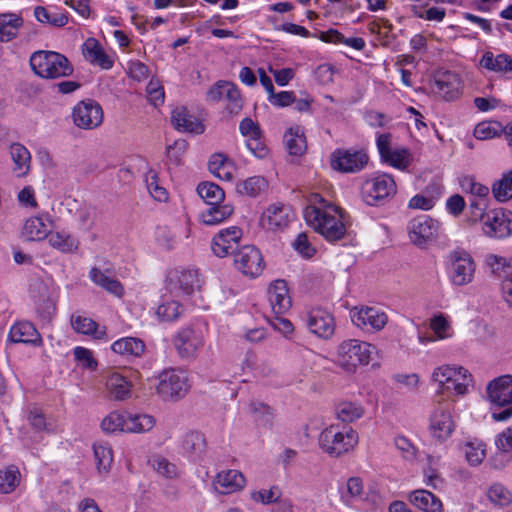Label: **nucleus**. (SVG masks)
<instances>
[{
  "mask_svg": "<svg viewBox=\"0 0 512 512\" xmlns=\"http://www.w3.org/2000/svg\"><path fill=\"white\" fill-rule=\"evenodd\" d=\"M303 215L306 223L329 242L341 240L346 235L344 212L318 193L310 195Z\"/></svg>",
  "mask_w": 512,
  "mask_h": 512,
  "instance_id": "nucleus-1",
  "label": "nucleus"
},
{
  "mask_svg": "<svg viewBox=\"0 0 512 512\" xmlns=\"http://www.w3.org/2000/svg\"><path fill=\"white\" fill-rule=\"evenodd\" d=\"M358 444V434L350 426L331 424L319 435V446L332 457H339Z\"/></svg>",
  "mask_w": 512,
  "mask_h": 512,
  "instance_id": "nucleus-2",
  "label": "nucleus"
},
{
  "mask_svg": "<svg viewBox=\"0 0 512 512\" xmlns=\"http://www.w3.org/2000/svg\"><path fill=\"white\" fill-rule=\"evenodd\" d=\"M33 72L41 78L56 79L73 73V66L62 54L54 51H36L30 57Z\"/></svg>",
  "mask_w": 512,
  "mask_h": 512,
  "instance_id": "nucleus-3",
  "label": "nucleus"
},
{
  "mask_svg": "<svg viewBox=\"0 0 512 512\" xmlns=\"http://www.w3.org/2000/svg\"><path fill=\"white\" fill-rule=\"evenodd\" d=\"M396 192L397 185L393 176L384 172L371 174L361 185V197L370 206L385 204Z\"/></svg>",
  "mask_w": 512,
  "mask_h": 512,
  "instance_id": "nucleus-4",
  "label": "nucleus"
},
{
  "mask_svg": "<svg viewBox=\"0 0 512 512\" xmlns=\"http://www.w3.org/2000/svg\"><path fill=\"white\" fill-rule=\"evenodd\" d=\"M376 347L370 343L357 339L343 341L337 349V363L347 372H352L359 365H367Z\"/></svg>",
  "mask_w": 512,
  "mask_h": 512,
  "instance_id": "nucleus-5",
  "label": "nucleus"
},
{
  "mask_svg": "<svg viewBox=\"0 0 512 512\" xmlns=\"http://www.w3.org/2000/svg\"><path fill=\"white\" fill-rule=\"evenodd\" d=\"M476 263L469 252L456 249L448 255L447 273L453 285L465 286L473 281Z\"/></svg>",
  "mask_w": 512,
  "mask_h": 512,
  "instance_id": "nucleus-6",
  "label": "nucleus"
},
{
  "mask_svg": "<svg viewBox=\"0 0 512 512\" xmlns=\"http://www.w3.org/2000/svg\"><path fill=\"white\" fill-rule=\"evenodd\" d=\"M454 405L452 402H438L430 415L429 432L431 437L443 443L451 437L455 431L456 424L452 415Z\"/></svg>",
  "mask_w": 512,
  "mask_h": 512,
  "instance_id": "nucleus-7",
  "label": "nucleus"
},
{
  "mask_svg": "<svg viewBox=\"0 0 512 512\" xmlns=\"http://www.w3.org/2000/svg\"><path fill=\"white\" fill-rule=\"evenodd\" d=\"M189 390L186 372L179 369H167L158 376L156 392L165 401L178 400Z\"/></svg>",
  "mask_w": 512,
  "mask_h": 512,
  "instance_id": "nucleus-8",
  "label": "nucleus"
},
{
  "mask_svg": "<svg viewBox=\"0 0 512 512\" xmlns=\"http://www.w3.org/2000/svg\"><path fill=\"white\" fill-rule=\"evenodd\" d=\"M407 229L410 241L420 248H424L436 241L441 234L440 222L428 215H420L413 218L409 222Z\"/></svg>",
  "mask_w": 512,
  "mask_h": 512,
  "instance_id": "nucleus-9",
  "label": "nucleus"
},
{
  "mask_svg": "<svg viewBox=\"0 0 512 512\" xmlns=\"http://www.w3.org/2000/svg\"><path fill=\"white\" fill-rule=\"evenodd\" d=\"M484 234L491 238H506L512 234V212L504 209H492L479 213Z\"/></svg>",
  "mask_w": 512,
  "mask_h": 512,
  "instance_id": "nucleus-10",
  "label": "nucleus"
},
{
  "mask_svg": "<svg viewBox=\"0 0 512 512\" xmlns=\"http://www.w3.org/2000/svg\"><path fill=\"white\" fill-rule=\"evenodd\" d=\"M173 344L182 359H194L205 344L203 330L199 327H185L173 338Z\"/></svg>",
  "mask_w": 512,
  "mask_h": 512,
  "instance_id": "nucleus-11",
  "label": "nucleus"
},
{
  "mask_svg": "<svg viewBox=\"0 0 512 512\" xmlns=\"http://www.w3.org/2000/svg\"><path fill=\"white\" fill-rule=\"evenodd\" d=\"M369 161L363 149L338 148L331 154V167L342 173H357L363 170Z\"/></svg>",
  "mask_w": 512,
  "mask_h": 512,
  "instance_id": "nucleus-12",
  "label": "nucleus"
},
{
  "mask_svg": "<svg viewBox=\"0 0 512 512\" xmlns=\"http://www.w3.org/2000/svg\"><path fill=\"white\" fill-rule=\"evenodd\" d=\"M234 265L244 276L256 278L264 270L265 264L262 254L253 245H245L234 253Z\"/></svg>",
  "mask_w": 512,
  "mask_h": 512,
  "instance_id": "nucleus-13",
  "label": "nucleus"
},
{
  "mask_svg": "<svg viewBox=\"0 0 512 512\" xmlns=\"http://www.w3.org/2000/svg\"><path fill=\"white\" fill-rule=\"evenodd\" d=\"M350 317L355 326L370 333L381 331L388 322V316L383 310L369 306L354 307Z\"/></svg>",
  "mask_w": 512,
  "mask_h": 512,
  "instance_id": "nucleus-14",
  "label": "nucleus"
},
{
  "mask_svg": "<svg viewBox=\"0 0 512 512\" xmlns=\"http://www.w3.org/2000/svg\"><path fill=\"white\" fill-rule=\"evenodd\" d=\"M30 296L40 319L49 322L55 313L53 289L43 280L36 279L30 285Z\"/></svg>",
  "mask_w": 512,
  "mask_h": 512,
  "instance_id": "nucleus-15",
  "label": "nucleus"
},
{
  "mask_svg": "<svg viewBox=\"0 0 512 512\" xmlns=\"http://www.w3.org/2000/svg\"><path fill=\"white\" fill-rule=\"evenodd\" d=\"M72 118L77 127L94 129L103 122V110L93 100L81 101L73 108Z\"/></svg>",
  "mask_w": 512,
  "mask_h": 512,
  "instance_id": "nucleus-16",
  "label": "nucleus"
},
{
  "mask_svg": "<svg viewBox=\"0 0 512 512\" xmlns=\"http://www.w3.org/2000/svg\"><path fill=\"white\" fill-rule=\"evenodd\" d=\"M243 231L238 226H231L221 229L212 239L211 249L217 257L223 258L236 252Z\"/></svg>",
  "mask_w": 512,
  "mask_h": 512,
  "instance_id": "nucleus-17",
  "label": "nucleus"
},
{
  "mask_svg": "<svg viewBox=\"0 0 512 512\" xmlns=\"http://www.w3.org/2000/svg\"><path fill=\"white\" fill-rule=\"evenodd\" d=\"M306 325L316 336L329 339L335 332V320L331 313L321 308H314L307 314Z\"/></svg>",
  "mask_w": 512,
  "mask_h": 512,
  "instance_id": "nucleus-18",
  "label": "nucleus"
},
{
  "mask_svg": "<svg viewBox=\"0 0 512 512\" xmlns=\"http://www.w3.org/2000/svg\"><path fill=\"white\" fill-rule=\"evenodd\" d=\"M207 99L212 102L227 100L230 104L227 109L237 112L241 108L240 92L236 86L227 81H218L207 91Z\"/></svg>",
  "mask_w": 512,
  "mask_h": 512,
  "instance_id": "nucleus-19",
  "label": "nucleus"
},
{
  "mask_svg": "<svg viewBox=\"0 0 512 512\" xmlns=\"http://www.w3.org/2000/svg\"><path fill=\"white\" fill-rule=\"evenodd\" d=\"M461 90V79L452 71L439 72L434 78L433 91L447 101L459 97Z\"/></svg>",
  "mask_w": 512,
  "mask_h": 512,
  "instance_id": "nucleus-20",
  "label": "nucleus"
},
{
  "mask_svg": "<svg viewBox=\"0 0 512 512\" xmlns=\"http://www.w3.org/2000/svg\"><path fill=\"white\" fill-rule=\"evenodd\" d=\"M293 217L294 213L289 205L272 204L264 211L261 223L269 230L284 229Z\"/></svg>",
  "mask_w": 512,
  "mask_h": 512,
  "instance_id": "nucleus-21",
  "label": "nucleus"
},
{
  "mask_svg": "<svg viewBox=\"0 0 512 512\" xmlns=\"http://www.w3.org/2000/svg\"><path fill=\"white\" fill-rule=\"evenodd\" d=\"M491 403L506 406L512 403V375H503L492 380L487 386Z\"/></svg>",
  "mask_w": 512,
  "mask_h": 512,
  "instance_id": "nucleus-22",
  "label": "nucleus"
},
{
  "mask_svg": "<svg viewBox=\"0 0 512 512\" xmlns=\"http://www.w3.org/2000/svg\"><path fill=\"white\" fill-rule=\"evenodd\" d=\"M171 123L179 132L201 134L205 130L204 124L184 106L172 110Z\"/></svg>",
  "mask_w": 512,
  "mask_h": 512,
  "instance_id": "nucleus-23",
  "label": "nucleus"
},
{
  "mask_svg": "<svg viewBox=\"0 0 512 512\" xmlns=\"http://www.w3.org/2000/svg\"><path fill=\"white\" fill-rule=\"evenodd\" d=\"M268 297L275 315L284 314L292 305L287 283L284 280H276L270 285Z\"/></svg>",
  "mask_w": 512,
  "mask_h": 512,
  "instance_id": "nucleus-24",
  "label": "nucleus"
},
{
  "mask_svg": "<svg viewBox=\"0 0 512 512\" xmlns=\"http://www.w3.org/2000/svg\"><path fill=\"white\" fill-rule=\"evenodd\" d=\"M9 338L14 343L30 344L34 347H39L43 344L40 333L28 321H21L13 325L9 332Z\"/></svg>",
  "mask_w": 512,
  "mask_h": 512,
  "instance_id": "nucleus-25",
  "label": "nucleus"
},
{
  "mask_svg": "<svg viewBox=\"0 0 512 512\" xmlns=\"http://www.w3.org/2000/svg\"><path fill=\"white\" fill-rule=\"evenodd\" d=\"M214 484L219 493L231 494L242 490L246 480L240 471L226 470L217 474Z\"/></svg>",
  "mask_w": 512,
  "mask_h": 512,
  "instance_id": "nucleus-26",
  "label": "nucleus"
},
{
  "mask_svg": "<svg viewBox=\"0 0 512 512\" xmlns=\"http://www.w3.org/2000/svg\"><path fill=\"white\" fill-rule=\"evenodd\" d=\"M82 53L87 61L98 65L102 69H110L113 66V59L106 54L101 44L95 38H88L82 45Z\"/></svg>",
  "mask_w": 512,
  "mask_h": 512,
  "instance_id": "nucleus-27",
  "label": "nucleus"
},
{
  "mask_svg": "<svg viewBox=\"0 0 512 512\" xmlns=\"http://www.w3.org/2000/svg\"><path fill=\"white\" fill-rule=\"evenodd\" d=\"M131 382L119 373H112L107 377L106 389L111 400L123 401L131 396Z\"/></svg>",
  "mask_w": 512,
  "mask_h": 512,
  "instance_id": "nucleus-28",
  "label": "nucleus"
},
{
  "mask_svg": "<svg viewBox=\"0 0 512 512\" xmlns=\"http://www.w3.org/2000/svg\"><path fill=\"white\" fill-rule=\"evenodd\" d=\"M51 228V221L48 216L31 217L26 220L22 233L32 241L43 240L48 237Z\"/></svg>",
  "mask_w": 512,
  "mask_h": 512,
  "instance_id": "nucleus-29",
  "label": "nucleus"
},
{
  "mask_svg": "<svg viewBox=\"0 0 512 512\" xmlns=\"http://www.w3.org/2000/svg\"><path fill=\"white\" fill-rule=\"evenodd\" d=\"M198 283L197 273L193 270H184L177 272L174 278L170 280V290L177 296L190 295Z\"/></svg>",
  "mask_w": 512,
  "mask_h": 512,
  "instance_id": "nucleus-30",
  "label": "nucleus"
},
{
  "mask_svg": "<svg viewBox=\"0 0 512 512\" xmlns=\"http://www.w3.org/2000/svg\"><path fill=\"white\" fill-rule=\"evenodd\" d=\"M234 207L231 204L209 205L200 213V219L207 226L218 225L232 216Z\"/></svg>",
  "mask_w": 512,
  "mask_h": 512,
  "instance_id": "nucleus-31",
  "label": "nucleus"
},
{
  "mask_svg": "<svg viewBox=\"0 0 512 512\" xmlns=\"http://www.w3.org/2000/svg\"><path fill=\"white\" fill-rule=\"evenodd\" d=\"M410 502L424 512H443L442 502L430 491L419 489L409 496Z\"/></svg>",
  "mask_w": 512,
  "mask_h": 512,
  "instance_id": "nucleus-32",
  "label": "nucleus"
},
{
  "mask_svg": "<svg viewBox=\"0 0 512 512\" xmlns=\"http://www.w3.org/2000/svg\"><path fill=\"white\" fill-rule=\"evenodd\" d=\"M480 65L489 71L497 73L512 72V56L505 53L495 56L492 52L487 51L483 54Z\"/></svg>",
  "mask_w": 512,
  "mask_h": 512,
  "instance_id": "nucleus-33",
  "label": "nucleus"
},
{
  "mask_svg": "<svg viewBox=\"0 0 512 512\" xmlns=\"http://www.w3.org/2000/svg\"><path fill=\"white\" fill-rule=\"evenodd\" d=\"M73 329L80 334L93 336L95 339L106 338V328L99 326L93 319L81 315L72 316Z\"/></svg>",
  "mask_w": 512,
  "mask_h": 512,
  "instance_id": "nucleus-34",
  "label": "nucleus"
},
{
  "mask_svg": "<svg viewBox=\"0 0 512 512\" xmlns=\"http://www.w3.org/2000/svg\"><path fill=\"white\" fill-rule=\"evenodd\" d=\"M268 188V181L263 176H252L244 180H240L236 184V191L240 195L248 197H257L265 192Z\"/></svg>",
  "mask_w": 512,
  "mask_h": 512,
  "instance_id": "nucleus-35",
  "label": "nucleus"
},
{
  "mask_svg": "<svg viewBox=\"0 0 512 512\" xmlns=\"http://www.w3.org/2000/svg\"><path fill=\"white\" fill-rule=\"evenodd\" d=\"M111 349L118 354L124 355V356H133V357H139L141 356L145 351V344L144 342L135 337H124L117 341H115Z\"/></svg>",
  "mask_w": 512,
  "mask_h": 512,
  "instance_id": "nucleus-36",
  "label": "nucleus"
},
{
  "mask_svg": "<svg viewBox=\"0 0 512 512\" xmlns=\"http://www.w3.org/2000/svg\"><path fill=\"white\" fill-rule=\"evenodd\" d=\"M184 313V308L178 300L162 298L161 303L156 309V316L162 322H172L177 320Z\"/></svg>",
  "mask_w": 512,
  "mask_h": 512,
  "instance_id": "nucleus-37",
  "label": "nucleus"
},
{
  "mask_svg": "<svg viewBox=\"0 0 512 512\" xmlns=\"http://www.w3.org/2000/svg\"><path fill=\"white\" fill-rule=\"evenodd\" d=\"M23 25V19L16 14L0 15V41L9 42L18 34L19 28Z\"/></svg>",
  "mask_w": 512,
  "mask_h": 512,
  "instance_id": "nucleus-38",
  "label": "nucleus"
},
{
  "mask_svg": "<svg viewBox=\"0 0 512 512\" xmlns=\"http://www.w3.org/2000/svg\"><path fill=\"white\" fill-rule=\"evenodd\" d=\"M250 413L254 421L263 427L271 428L275 418V412L268 404L260 401H252L249 405Z\"/></svg>",
  "mask_w": 512,
  "mask_h": 512,
  "instance_id": "nucleus-39",
  "label": "nucleus"
},
{
  "mask_svg": "<svg viewBox=\"0 0 512 512\" xmlns=\"http://www.w3.org/2000/svg\"><path fill=\"white\" fill-rule=\"evenodd\" d=\"M155 425V419L147 414H127L125 432L144 433L150 431Z\"/></svg>",
  "mask_w": 512,
  "mask_h": 512,
  "instance_id": "nucleus-40",
  "label": "nucleus"
},
{
  "mask_svg": "<svg viewBox=\"0 0 512 512\" xmlns=\"http://www.w3.org/2000/svg\"><path fill=\"white\" fill-rule=\"evenodd\" d=\"M286 148L291 155H301L306 150V139L300 127L290 128L284 135Z\"/></svg>",
  "mask_w": 512,
  "mask_h": 512,
  "instance_id": "nucleus-41",
  "label": "nucleus"
},
{
  "mask_svg": "<svg viewBox=\"0 0 512 512\" xmlns=\"http://www.w3.org/2000/svg\"><path fill=\"white\" fill-rule=\"evenodd\" d=\"M198 195L209 205L221 204L225 199L224 190L212 182H202L197 187Z\"/></svg>",
  "mask_w": 512,
  "mask_h": 512,
  "instance_id": "nucleus-42",
  "label": "nucleus"
},
{
  "mask_svg": "<svg viewBox=\"0 0 512 512\" xmlns=\"http://www.w3.org/2000/svg\"><path fill=\"white\" fill-rule=\"evenodd\" d=\"M491 191L498 202H506L512 199V169L503 173L500 179L494 181Z\"/></svg>",
  "mask_w": 512,
  "mask_h": 512,
  "instance_id": "nucleus-43",
  "label": "nucleus"
},
{
  "mask_svg": "<svg viewBox=\"0 0 512 512\" xmlns=\"http://www.w3.org/2000/svg\"><path fill=\"white\" fill-rule=\"evenodd\" d=\"M11 158L15 164L14 171L18 176L27 173L30 164V153L25 146L20 143H14L10 147Z\"/></svg>",
  "mask_w": 512,
  "mask_h": 512,
  "instance_id": "nucleus-44",
  "label": "nucleus"
},
{
  "mask_svg": "<svg viewBox=\"0 0 512 512\" xmlns=\"http://www.w3.org/2000/svg\"><path fill=\"white\" fill-rule=\"evenodd\" d=\"M183 450L194 456H201L206 449V440L202 433L198 431H190L185 434L182 440Z\"/></svg>",
  "mask_w": 512,
  "mask_h": 512,
  "instance_id": "nucleus-45",
  "label": "nucleus"
},
{
  "mask_svg": "<svg viewBox=\"0 0 512 512\" xmlns=\"http://www.w3.org/2000/svg\"><path fill=\"white\" fill-rule=\"evenodd\" d=\"M463 367H454V366H440L436 368L432 374V379L434 382L438 383L439 391L444 393V390H450L451 386H449V381L453 380V377H457L458 373H462Z\"/></svg>",
  "mask_w": 512,
  "mask_h": 512,
  "instance_id": "nucleus-46",
  "label": "nucleus"
},
{
  "mask_svg": "<svg viewBox=\"0 0 512 512\" xmlns=\"http://www.w3.org/2000/svg\"><path fill=\"white\" fill-rule=\"evenodd\" d=\"M335 413L342 422L351 423L363 416L364 409L356 402L343 401L336 406Z\"/></svg>",
  "mask_w": 512,
  "mask_h": 512,
  "instance_id": "nucleus-47",
  "label": "nucleus"
},
{
  "mask_svg": "<svg viewBox=\"0 0 512 512\" xmlns=\"http://www.w3.org/2000/svg\"><path fill=\"white\" fill-rule=\"evenodd\" d=\"M35 18L44 24H49L54 27H63L68 23V16L60 11H50L42 6H37L34 9Z\"/></svg>",
  "mask_w": 512,
  "mask_h": 512,
  "instance_id": "nucleus-48",
  "label": "nucleus"
},
{
  "mask_svg": "<svg viewBox=\"0 0 512 512\" xmlns=\"http://www.w3.org/2000/svg\"><path fill=\"white\" fill-rule=\"evenodd\" d=\"M459 184L463 192L471 194L479 200H485L490 193L488 186L477 182L473 176H463L459 179Z\"/></svg>",
  "mask_w": 512,
  "mask_h": 512,
  "instance_id": "nucleus-49",
  "label": "nucleus"
},
{
  "mask_svg": "<svg viewBox=\"0 0 512 512\" xmlns=\"http://www.w3.org/2000/svg\"><path fill=\"white\" fill-rule=\"evenodd\" d=\"M48 236L49 244L61 252L70 253L78 248V241L65 232L50 233Z\"/></svg>",
  "mask_w": 512,
  "mask_h": 512,
  "instance_id": "nucleus-50",
  "label": "nucleus"
},
{
  "mask_svg": "<svg viewBox=\"0 0 512 512\" xmlns=\"http://www.w3.org/2000/svg\"><path fill=\"white\" fill-rule=\"evenodd\" d=\"M464 453L469 464L477 466L486 456V445L477 439L467 441L464 445Z\"/></svg>",
  "mask_w": 512,
  "mask_h": 512,
  "instance_id": "nucleus-51",
  "label": "nucleus"
},
{
  "mask_svg": "<svg viewBox=\"0 0 512 512\" xmlns=\"http://www.w3.org/2000/svg\"><path fill=\"white\" fill-rule=\"evenodd\" d=\"M98 471L107 473L113 463V452L106 444L98 443L93 446Z\"/></svg>",
  "mask_w": 512,
  "mask_h": 512,
  "instance_id": "nucleus-52",
  "label": "nucleus"
},
{
  "mask_svg": "<svg viewBox=\"0 0 512 512\" xmlns=\"http://www.w3.org/2000/svg\"><path fill=\"white\" fill-rule=\"evenodd\" d=\"M503 125L498 121H483L474 128V136L479 140H488L502 134Z\"/></svg>",
  "mask_w": 512,
  "mask_h": 512,
  "instance_id": "nucleus-53",
  "label": "nucleus"
},
{
  "mask_svg": "<svg viewBox=\"0 0 512 512\" xmlns=\"http://www.w3.org/2000/svg\"><path fill=\"white\" fill-rule=\"evenodd\" d=\"M20 473L15 466L0 470V493L8 494L15 490L19 483Z\"/></svg>",
  "mask_w": 512,
  "mask_h": 512,
  "instance_id": "nucleus-54",
  "label": "nucleus"
},
{
  "mask_svg": "<svg viewBox=\"0 0 512 512\" xmlns=\"http://www.w3.org/2000/svg\"><path fill=\"white\" fill-rule=\"evenodd\" d=\"M146 186L150 195L159 202L168 200L167 190L160 185L158 174L154 170H149L146 173Z\"/></svg>",
  "mask_w": 512,
  "mask_h": 512,
  "instance_id": "nucleus-55",
  "label": "nucleus"
},
{
  "mask_svg": "<svg viewBox=\"0 0 512 512\" xmlns=\"http://www.w3.org/2000/svg\"><path fill=\"white\" fill-rule=\"evenodd\" d=\"M382 161L394 168L405 170L411 163V154L407 149H396L392 150Z\"/></svg>",
  "mask_w": 512,
  "mask_h": 512,
  "instance_id": "nucleus-56",
  "label": "nucleus"
},
{
  "mask_svg": "<svg viewBox=\"0 0 512 512\" xmlns=\"http://www.w3.org/2000/svg\"><path fill=\"white\" fill-rule=\"evenodd\" d=\"M126 415L116 411L111 412L102 420V429L108 433L125 432Z\"/></svg>",
  "mask_w": 512,
  "mask_h": 512,
  "instance_id": "nucleus-57",
  "label": "nucleus"
},
{
  "mask_svg": "<svg viewBox=\"0 0 512 512\" xmlns=\"http://www.w3.org/2000/svg\"><path fill=\"white\" fill-rule=\"evenodd\" d=\"M487 496L492 503L498 506H507L512 501V494L510 491L499 483L493 484L489 488Z\"/></svg>",
  "mask_w": 512,
  "mask_h": 512,
  "instance_id": "nucleus-58",
  "label": "nucleus"
},
{
  "mask_svg": "<svg viewBox=\"0 0 512 512\" xmlns=\"http://www.w3.org/2000/svg\"><path fill=\"white\" fill-rule=\"evenodd\" d=\"M152 466L154 470L163 477L172 479L179 476L177 466L162 456L153 457Z\"/></svg>",
  "mask_w": 512,
  "mask_h": 512,
  "instance_id": "nucleus-59",
  "label": "nucleus"
},
{
  "mask_svg": "<svg viewBox=\"0 0 512 512\" xmlns=\"http://www.w3.org/2000/svg\"><path fill=\"white\" fill-rule=\"evenodd\" d=\"M363 491V482L359 477H351L346 484V492L342 493V501L346 505L351 504V499L360 497Z\"/></svg>",
  "mask_w": 512,
  "mask_h": 512,
  "instance_id": "nucleus-60",
  "label": "nucleus"
},
{
  "mask_svg": "<svg viewBox=\"0 0 512 512\" xmlns=\"http://www.w3.org/2000/svg\"><path fill=\"white\" fill-rule=\"evenodd\" d=\"M470 381V374L467 369H463L462 373H458L457 377H453L452 381H449L450 390H444L445 392H454L457 395H464L467 392V386Z\"/></svg>",
  "mask_w": 512,
  "mask_h": 512,
  "instance_id": "nucleus-61",
  "label": "nucleus"
},
{
  "mask_svg": "<svg viewBox=\"0 0 512 512\" xmlns=\"http://www.w3.org/2000/svg\"><path fill=\"white\" fill-rule=\"evenodd\" d=\"M280 495L281 493L277 487L251 492V498L255 502L266 505L276 502L280 498Z\"/></svg>",
  "mask_w": 512,
  "mask_h": 512,
  "instance_id": "nucleus-62",
  "label": "nucleus"
},
{
  "mask_svg": "<svg viewBox=\"0 0 512 512\" xmlns=\"http://www.w3.org/2000/svg\"><path fill=\"white\" fill-rule=\"evenodd\" d=\"M74 356L76 361L86 369H95L97 361L94 359L92 352L84 347L78 346L74 349Z\"/></svg>",
  "mask_w": 512,
  "mask_h": 512,
  "instance_id": "nucleus-63",
  "label": "nucleus"
},
{
  "mask_svg": "<svg viewBox=\"0 0 512 512\" xmlns=\"http://www.w3.org/2000/svg\"><path fill=\"white\" fill-rule=\"evenodd\" d=\"M146 92L148 95L149 102L157 107L164 102V89L158 81L151 80L147 87Z\"/></svg>",
  "mask_w": 512,
  "mask_h": 512,
  "instance_id": "nucleus-64",
  "label": "nucleus"
}]
</instances>
